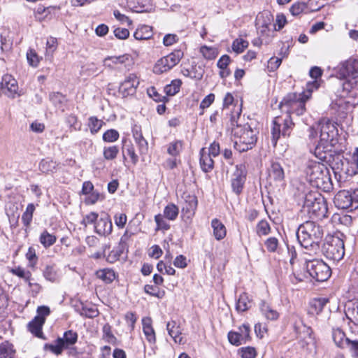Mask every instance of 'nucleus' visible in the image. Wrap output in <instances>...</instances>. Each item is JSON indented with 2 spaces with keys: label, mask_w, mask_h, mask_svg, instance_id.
Masks as SVG:
<instances>
[{
  "label": "nucleus",
  "mask_w": 358,
  "mask_h": 358,
  "mask_svg": "<svg viewBox=\"0 0 358 358\" xmlns=\"http://www.w3.org/2000/svg\"><path fill=\"white\" fill-rule=\"evenodd\" d=\"M45 322L43 320H40L38 317H34L27 325V329L34 336L46 340L47 338L43 332V327Z\"/></svg>",
  "instance_id": "nucleus-17"
},
{
  "label": "nucleus",
  "mask_w": 358,
  "mask_h": 358,
  "mask_svg": "<svg viewBox=\"0 0 358 358\" xmlns=\"http://www.w3.org/2000/svg\"><path fill=\"white\" fill-rule=\"evenodd\" d=\"M139 81L136 75L129 74L120 85L118 92L123 98L136 94Z\"/></svg>",
  "instance_id": "nucleus-14"
},
{
  "label": "nucleus",
  "mask_w": 358,
  "mask_h": 358,
  "mask_svg": "<svg viewBox=\"0 0 358 358\" xmlns=\"http://www.w3.org/2000/svg\"><path fill=\"white\" fill-rule=\"evenodd\" d=\"M101 196L98 191L94 190L85 199V203L86 205H94L100 199Z\"/></svg>",
  "instance_id": "nucleus-63"
},
{
  "label": "nucleus",
  "mask_w": 358,
  "mask_h": 358,
  "mask_svg": "<svg viewBox=\"0 0 358 358\" xmlns=\"http://www.w3.org/2000/svg\"><path fill=\"white\" fill-rule=\"evenodd\" d=\"M332 338L336 345L340 348H345L348 347V340L351 338H347L345 334L341 329H334L332 331Z\"/></svg>",
  "instance_id": "nucleus-26"
},
{
  "label": "nucleus",
  "mask_w": 358,
  "mask_h": 358,
  "mask_svg": "<svg viewBox=\"0 0 358 358\" xmlns=\"http://www.w3.org/2000/svg\"><path fill=\"white\" fill-rule=\"evenodd\" d=\"M348 348L354 358H358V339L348 340Z\"/></svg>",
  "instance_id": "nucleus-58"
},
{
  "label": "nucleus",
  "mask_w": 358,
  "mask_h": 358,
  "mask_svg": "<svg viewBox=\"0 0 358 358\" xmlns=\"http://www.w3.org/2000/svg\"><path fill=\"white\" fill-rule=\"evenodd\" d=\"M94 230L96 234L101 236H107L113 231V224L109 215L106 213H101L100 218L97 220L94 225Z\"/></svg>",
  "instance_id": "nucleus-15"
},
{
  "label": "nucleus",
  "mask_w": 358,
  "mask_h": 358,
  "mask_svg": "<svg viewBox=\"0 0 358 358\" xmlns=\"http://www.w3.org/2000/svg\"><path fill=\"white\" fill-rule=\"evenodd\" d=\"M111 329L112 327L108 323L105 324L102 329L103 336L108 343L114 344L115 343L117 338L113 334Z\"/></svg>",
  "instance_id": "nucleus-49"
},
{
  "label": "nucleus",
  "mask_w": 358,
  "mask_h": 358,
  "mask_svg": "<svg viewBox=\"0 0 358 358\" xmlns=\"http://www.w3.org/2000/svg\"><path fill=\"white\" fill-rule=\"evenodd\" d=\"M58 164L50 158L43 159L39 164L38 169L42 173L49 174L55 171Z\"/></svg>",
  "instance_id": "nucleus-27"
},
{
  "label": "nucleus",
  "mask_w": 358,
  "mask_h": 358,
  "mask_svg": "<svg viewBox=\"0 0 358 358\" xmlns=\"http://www.w3.org/2000/svg\"><path fill=\"white\" fill-rule=\"evenodd\" d=\"M260 309L268 320H275L279 317L278 313L271 308V306L264 301L262 302Z\"/></svg>",
  "instance_id": "nucleus-36"
},
{
  "label": "nucleus",
  "mask_w": 358,
  "mask_h": 358,
  "mask_svg": "<svg viewBox=\"0 0 358 358\" xmlns=\"http://www.w3.org/2000/svg\"><path fill=\"white\" fill-rule=\"evenodd\" d=\"M246 178V166L244 163L237 164L236 170L231 176V185L233 192L238 195L244 187Z\"/></svg>",
  "instance_id": "nucleus-12"
},
{
  "label": "nucleus",
  "mask_w": 358,
  "mask_h": 358,
  "mask_svg": "<svg viewBox=\"0 0 358 358\" xmlns=\"http://www.w3.org/2000/svg\"><path fill=\"white\" fill-rule=\"evenodd\" d=\"M281 63L282 59L280 58L275 57H271L268 62L267 68L269 71L273 72L278 69Z\"/></svg>",
  "instance_id": "nucleus-64"
},
{
  "label": "nucleus",
  "mask_w": 358,
  "mask_h": 358,
  "mask_svg": "<svg viewBox=\"0 0 358 358\" xmlns=\"http://www.w3.org/2000/svg\"><path fill=\"white\" fill-rule=\"evenodd\" d=\"M155 221L157 224L156 231L160 229L169 230L170 229V224L164 220L161 214H158L155 216Z\"/></svg>",
  "instance_id": "nucleus-60"
},
{
  "label": "nucleus",
  "mask_w": 358,
  "mask_h": 358,
  "mask_svg": "<svg viewBox=\"0 0 358 358\" xmlns=\"http://www.w3.org/2000/svg\"><path fill=\"white\" fill-rule=\"evenodd\" d=\"M128 59V57L126 55H120L118 57H108L105 58L103 61L104 66L113 69L112 64H123L126 60Z\"/></svg>",
  "instance_id": "nucleus-44"
},
{
  "label": "nucleus",
  "mask_w": 358,
  "mask_h": 358,
  "mask_svg": "<svg viewBox=\"0 0 358 358\" xmlns=\"http://www.w3.org/2000/svg\"><path fill=\"white\" fill-rule=\"evenodd\" d=\"M56 236L50 234L47 229H44L39 236V242L45 249L53 245L56 243Z\"/></svg>",
  "instance_id": "nucleus-31"
},
{
  "label": "nucleus",
  "mask_w": 358,
  "mask_h": 358,
  "mask_svg": "<svg viewBox=\"0 0 358 358\" xmlns=\"http://www.w3.org/2000/svg\"><path fill=\"white\" fill-rule=\"evenodd\" d=\"M0 358H17L12 343L4 341L0 344Z\"/></svg>",
  "instance_id": "nucleus-28"
},
{
  "label": "nucleus",
  "mask_w": 358,
  "mask_h": 358,
  "mask_svg": "<svg viewBox=\"0 0 358 358\" xmlns=\"http://www.w3.org/2000/svg\"><path fill=\"white\" fill-rule=\"evenodd\" d=\"M43 348L45 350H49L56 355H61L65 350L62 344L58 341V338L54 341V343H45Z\"/></svg>",
  "instance_id": "nucleus-43"
},
{
  "label": "nucleus",
  "mask_w": 358,
  "mask_h": 358,
  "mask_svg": "<svg viewBox=\"0 0 358 358\" xmlns=\"http://www.w3.org/2000/svg\"><path fill=\"white\" fill-rule=\"evenodd\" d=\"M182 142L181 141H175L169 144L167 153L172 157H177L182 151Z\"/></svg>",
  "instance_id": "nucleus-45"
},
{
  "label": "nucleus",
  "mask_w": 358,
  "mask_h": 358,
  "mask_svg": "<svg viewBox=\"0 0 358 358\" xmlns=\"http://www.w3.org/2000/svg\"><path fill=\"white\" fill-rule=\"evenodd\" d=\"M243 335L241 333L231 331L228 333V340L234 345L238 346L241 344Z\"/></svg>",
  "instance_id": "nucleus-56"
},
{
  "label": "nucleus",
  "mask_w": 358,
  "mask_h": 358,
  "mask_svg": "<svg viewBox=\"0 0 358 358\" xmlns=\"http://www.w3.org/2000/svg\"><path fill=\"white\" fill-rule=\"evenodd\" d=\"M35 210V206L33 203H29L26 208V210L22 215V222L26 227H29L33 218V214Z\"/></svg>",
  "instance_id": "nucleus-37"
},
{
  "label": "nucleus",
  "mask_w": 358,
  "mask_h": 358,
  "mask_svg": "<svg viewBox=\"0 0 358 358\" xmlns=\"http://www.w3.org/2000/svg\"><path fill=\"white\" fill-rule=\"evenodd\" d=\"M78 338V333L71 329L64 331L62 337H58V341L62 344L64 349H71V347L77 343Z\"/></svg>",
  "instance_id": "nucleus-22"
},
{
  "label": "nucleus",
  "mask_w": 358,
  "mask_h": 358,
  "mask_svg": "<svg viewBox=\"0 0 358 358\" xmlns=\"http://www.w3.org/2000/svg\"><path fill=\"white\" fill-rule=\"evenodd\" d=\"M231 122L234 136V148L239 154H241L246 152V137L244 136L245 130L243 125L239 122V120H236L235 116L231 117Z\"/></svg>",
  "instance_id": "nucleus-10"
},
{
  "label": "nucleus",
  "mask_w": 358,
  "mask_h": 358,
  "mask_svg": "<svg viewBox=\"0 0 358 358\" xmlns=\"http://www.w3.org/2000/svg\"><path fill=\"white\" fill-rule=\"evenodd\" d=\"M322 251L327 259L340 261L345 255L344 242L338 237H329L324 243Z\"/></svg>",
  "instance_id": "nucleus-6"
},
{
  "label": "nucleus",
  "mask_w": 358,
  "mask_h": 358,
  "mask_svg": "<svg viewBox=\"0 0 358 358\" xmlns=\"http://www.w3.org/2000/svg\"><path fill=\"white\" fill-rule=\"evenodd\" d=\"M119 137V132L114 129H110L103 133V141L107 143H113L116 141Z\"/></svg>",
  "instance_id": "nucleus-51"
},
{
  "label": "nucleus",
  "mask_w": 358,
  "mask_h": 358,
  "mask_svg": "<svg viewBox=\"0 0 358 358\" xmlns=\"http://www.w3.org/2000/svg\"><path fill=\"white\" fill-rule=\"evenodd\" d=\"M264 245L268 252H275L278 248L279 241L275 237H270L265 241Z\"/></svg>",
  "instance_id": "nucleus-53"
},
{
  "label": "nucleus",
  "mask_w": 358,
  "mask_h": 358,
  "mask_svg": "<svg viewBox=\"0 0 358 358\" xmlns=\"http://www.w3.org/2000/svg\"><path fill=\"white\" fill-rule=\"evenodd\" d=\"M44 278L52 283L59 281V272L57 265L54 263L46 264L42 269Z\"/></svg>",
  "instance_id": "nucleus-21"
},
{
  "label": "nucleus",
  "mask_w": 358,
  "mask_h": 358,
  "mask_svg": "<svg viewBox=\"0 0 358 358\" xmlns=\"http://www.w3.org/2000/svg\"><path fill=\"white\" fill-rule=\"evenodd\" d=\"M183 57V52L180 49H176L168 55L159 59L153 68V72L156 74H162L166 72L177 65Z\"/></svg>",
  "instance_id": "nucleus-9"
},
{
  "label": "nucleus",
  "mask_w": 358,
  "mask_h": 358,
  "mask_svg": "<svg viewBox=\"0 0 358 358\" xmlns=\"http://www.w3.org/2000/svg\"><path fill=\"white\" fill-rule=\"evenodd\" d=\"M103 124H105V122L95 116H92L88 119V127L92 134H96Z\"/></svg>",
  "instance_id": "nucleus-41"
},
{
  "label": "nucleus",
  "mask_w": 358,
  "mask_h": 358,
  "mask_svg": "<svg viewBox=\"0 0 358 358\" xmlns=\"http://www.w3.org/2000/svg\"><path fill=\"white\" fill-rule=\"evenodd\" d=\"M50 101L56 108H61L66 101V96L60 92H51L49 94Z\"/></svg>",
  "instance_id": "nucleus-42"
},
{
  "label": "nucleus",
  "mask_w": 358,
  "mask_h": 358,
  "mask_svg": "<svg viewBox=\"0 0 358 358\" xmlns=\"http://www.w3.org/2000/svg\"><path fill=\"white\" fill-rule=\"evenodd\" d=\"M50 308L47 306H40L37 308L35 317H38L41 320H43L44 322L46 321V317L50 314Z\"/></svg>",
  "instance_id": "nucleus-61"
},
{
  "label": "nucleus",
  "mask_w": 358,
  "mask_h": 358,
  "mask_svg": "<svg viewBox=\"0 0 358 358\" xmlns=\"http://www.w3.org/2000/svg\"><path fill=\"white\" fill-rule=\"evenodd\" d=\"M323 234V229L320 225L313 221H306L299 227L296 237L302 247L310 252H316L319 249Z\"/></svg>",
  "instance_id": "nucleus-2"
},
{
  "label": "nucleus",
  "mask_w": 358,
  "mask_h": 358,
  "mask_svg": "<svg viewBox=\"0 0 358 358\" xmlns=\"http://www.w3.org/2000/svg\"><path fill=\"white\" fill-rule=\"evenodd\" d=\"M200 52L206 59L208 60L214 59L217 55V51L216 49L206 45L201 47Z\"/></svg>",
  "instance_id": "nucleus-50"
},
{
  "label": "nucleus",
  "mask_w": 358,
  "mask_h": 358,
  "mask_svg": "<svg viewBox=\"0 0 358 358\" xmlns=\"http://www.w3.org/2000/svg\"><path fill=\"white\" fill-rule=\"evenodd\" d=\"M256 27L262 35H269V32L276 31V25L273 23V16L268 11H264L256 17Z\"/></svg>",
  "instance_id": "nucleus-11"
},
{
  "label": "nucleus",
  "mask_w": 358,
  "mask_h": 358,
  "mask_svg": "<svg viewBox=\"0 0 358 358\" xmlns=\"http://www.w3.org/2000/svg\"><path fill=\"white\" fill-rule=\"evenodd\" d=\"M327 164L310 160L306 168V178L313 187L329 192L333 189Z\"/></svg>",
  "instance_id": "nucleus-1"
},
{
  "label": "nucleus",
  "mask_w": 358,
  "mask_h": 358,
  "mask_svg": "<svg viewBox=\"0 0 358 358\" xmlns=\"http://www.w3.org/2000/svg\"><path fill=\"white\" fill-rule=\"evenodd\" d=\"M182 85V81L179 79H176L171 81V83L167 85L164 87V92L167 96H174L179 91Z\"/></svg>",
  "instance_id": "nucleus-39"
},
{
  "label": "nucleus",
  "mask_w": 358,
  "mask_h": 358,
  "mask_svg": "<svg viewBox=\"0 0 358 358\" xmlns=\"http://www.w3.org/2000/svg\"><path fill=\"white\" fill-rule=\"evenodd\" d=\"M268 180L281 182L285 178L284 169L282 165L277 162H271L268 169Z\"/></svg>",
  "instance_id": "nucleus-18"
},
{
  "label": "nucleus",
  "mask_w": 358,
  "mask_h": 358,
  "mask_svg": "<svg viewBox=\"0 0 358 358\" xmlns=\"http://www.w3.org/2000/svg\"><path fill=\"white\" fill-rule=\"evenodd\" d=\"M199 154V163L202 171L205 173L211 171L214 167V161L212 159L211 157L207 155L204 148L201 149Z\"/></svg>",
  "instance_id": "nucleus-24"
},
{
  "label": "nucleus",
  "mask_w": 358,
  "mask_h": 358,
  "mask_svg": "<svg viewBox=\"0 0 358 358\" xmlns=\"http://www.w3.org/2000/svg\"><path fill=\"white\" fill-rule=\"evenodd\" d=\"M11 273L24 280H29L31 277V273L29 271H25L20 266L15 267L11 270Z\"/></svg>",
  "instance_id": "nucleus-55"
},
{
  "label": "nucleus",
  "mask_w": 358,
  "mask_h": 358,
  "mask_svg": "<svg viewBox=\"0 0 358 358\" xmlns=\"http://www.w3.org/2000/svg\"><path fill=\"white\" fill-rule=\"evenodd\" d=\"M80 308H78L77 311L82 316L88 318H94L99 315V313L96 308L93 307H87L85 306L83 303H80Z\"/></svg>",
  "instance_id": "nucleus-35"
},
{
  "label": "nucleus",
  "mask_w": 358,
  "mask_h": 358,
  "mask_svg": "<svg viewBox=\"0 0 358 358\" xmlns=\"http://www.w3.org/2000/svg\"><path fill=\"white\" fill-rule=\"evenodd\" d=\"M341 71L344 77L357 78L358 76V57H351L345 62Z\"/></svg>",
  "instance_id": "nucleus-16"
},
{
  "label": "nucleus",
  "mask_w": 358,
  "mask_h": 358,
  "mask_svg": "<svg viewBox=\"0 0 358 358\" xmlns=\"http://www.w3.org/2000/svg\"><path fill=\"white\" fill-rule=\"evenodd\" d=\"M306 269L310 277L318 282H324L331 276L330 267L322 260L313 259L306 262Z\"/></svg>",
  "instance_id": "nucleus-8"
},
{
  "label": "nucleus",
  "mask_w": 358,
  "mask_h": 358,
  "mask_svg": "<svg viewBox=\"0 0 358 358\" xmlns=\"http://www.w3.org/2000/svg\"><path fill=\"white\" fill-rule=\"evenodd\" d=\"M319 83L317 80H314L311 83H308L306 85V91L303 92L302 94H300L303 97H304L306 99H309L311 96V94L314 90H317L319 87Z\"/></svg>",
  "instance_id": "nucleus-57"
},
{
  "label": "nucleus",
  "mask_w": 358,
  "mask_h": 358,
  "mask_svg": "<svg viewBox=\"0 0 358 358\" xmlns=\"http://www.w3.org/2000/svg\"><path fill=\"white\" fill-rule=\"evenodd\" d=\"M271 230L270 225L266 220H262L256 226L255 231L258 236H266L269 234Z\"/></svg>",
  "instance_id": "nucleus-48"
},
{
  "label": "nucleus",
  "mask_w": 358,
  "mask_h": 358,
  "mask_svg": "<svg viewBox=\"0 0 358 358\" xmlns=\"http://www.w3.org/2000/svg\"><path fill=\"white\" fill-rule=\"evenodd\" d=\"M125 248L118 244L117 248L113 249L110 252L106 257V259L108 263L113 264L117 262L120 256L123 254Z\"/></svg>",
  "instance_id": "nucleus-40"
},
{
  "label": "nucleus",
  "mask_w": 358,
  "mask_h": 358,
  "mask_svg": "<svg viewBox=\"0 0 358 358\" xmlns=\"http://www.w3.org/2000/svg\"><path fill=\"white\" fill-rule=\"evenodd\" d=\"M119 153V148L117 145L104 147L103 155L106 160H113Z\"/></svg>",
  "instance_id": "nucleus-47"
},
{
  "label": "nucleus",
  "mask_w": 358,
  "mask_h": 358,
  "mask_svg": "<svg viewBox=\"0 0 358 358\" xmlns=\"http://www.w3.org/2000/svg\"><path fill=\"white\" fill-rule=\"evenodd\" d=\"M122 145H123L122 146V150H123V157H124V159H126L125 155L124 154V150H126L127 154L131 157L132 163L134 164H136L138 162V157L135 153L133 145L126 138H124L122 139Z\"/></svg>",
  "instance_id": "nucleus-32"
},
{
  "label": "nucleus",
  "mask_w": 358,
  "mask_h": 358,
  "mask_svg": "<svg viewBox=\"0 0 358 358\" xmlns=\"http://www.w3.org/2000/svg\"><path fill=\"white\" fill-rule=\"evenodd\" d=\"M152 319L150 317H145L142 319L143 331L147 341L150 343H155L156 336L155 330L152 325Z\"/></svg>",
  "instance_id": "nucleus-23"
},
{
  "label": "nucleus",
  "mask_w": 358,
  "mask_h": 358,
  "mask_svg": "<svg viewBox=\"0 0 358 358\" xmlns=\"http://www.w3.org/2000/svg\"><path fill=\"white\" fill-rule=\"evenodd\" d=\"M197 207V199L194 195H188L185 201V206L182 207V212L189 213L192 215Z\"/></svg>",
  "instance_id": "nucleus-33"
},
{
  "label": "nucleus",
  "mask_w": 358,
  "mask_h": 358,
  "mask_svg": "<svg viewBox=\"0 0 358 358\" xmlns=\"http://www.w3.org/2000/svg\"><path fill=\"white\" fill-rule=\"evenodd\" d=\"M0 85L1 90H3V93L8 97L15 99L16 95L17 96H22V94L18 92V84L17 80L11 75H4L2 77Z\"/></svg>",
  "instance_id": "nucleus-13"
},
{
  "label": "nucleus",
  "mask_w": 358,
  "mask_h": 358,
  "mask_svg": "<svg viewBox=\"0 0 358 358\" xmlns=\"http://www.w3.org/2000/svg\"><path fill=\"white\" fill-rule=\"evenodd\" d=\"M307 100L301 95L297 96L295 94H289L282 99L279 106L282 110L286 108L287 114L289 115L291 113L301 115L306 110L305 103Z\"/></svg>",
  "instance_id": "nucleus-7"
},
{
  "label": "nucleus",
  "mask_w": 358,
  "mask_h": 358,
  "mask_svg": "<svg viewBox=\"0 0 358 358\" xmlns=\"http://www.w3.org/2000/svg\"><path fill=\"white\" fill-rule=\"evenodd\" d=\"M334 203L341 209H347L352 206V196L349 192L343 190L338 192L334 197Z\"/></svg>",
  "instance_id": "nucleus-19"
},
{
  "label": "nucleus",
  "mask_w": 358,
  "mask_h": 358,
  "mask_svg": "<svg viewBox=\"0 0 358 358\" xmlns=\"http://www.w3.org/2000/svg\"><path fill=\"white\" fill-rule=\"evenodd\" d=\"M303 208L312 218L322 220L327 217V202L317 192H309L306 194Z\"/></svg>",
  "instance_id": "nucleus-3"
},
{
  "label": "nucleus",
  "mask_w": 358,
  "mask_h": 358,
  "mask_svg": "<svg viewBox=\"0 0 358 358\" xmlns=\"http://www.w3.org/2000/svg\"><path fill=\"white\" fill-rule=\"evenodd\" d=\"M166 329L169 336L175 340L180 334L179 327H176V322L175 321L169 322L166 324Z\"/></svg>",
  "instance_id": "nucleus-59"
},
{
  "label": "nucleus",
  "mask_w": 358,
  "mask_h": 358,
  "mask_svg": "<svg viewBox=\"0 0 358 358\" xmlns=\"http://www.w3.org/2000/svg\"><path fill=\"white\" fill-rule=\"evenodd\" d=\"M96 276L104 283L110 284L118 277V275L112 268H102L96 271Z\"/></svg>",
  "instance_id": "nucleus-25"
},
{
  "label": "nucleus",
  "mask_w": 358,
  "mask_h": 358,
  "mask_svg": "<svg viewBox=\"0 0 358 358\" xmlns=\"http://www.w3.org/2000/svg\"><path fill=\"white\" fill-rule=\"evenodd\" d=\"M179 213L178 208L174 203L168 204L164 210V216L169 220H175Z\"/></svg>",
  "instance_id": "nucleus-38"
},
{
  "label": "nucleus",
  "mask_w": 358,
  "mask_h": 358,
  "mask_svg": "<svg viewBox=\"0 0 358 358\" xmlns=\"http://www.w3.org/2000/svg\"><path fill=\"white\" fill-rule=\"evenodd\" d=\"M307 8V5L303 2H296L294 3L290 8V13L293 15H298L303 13L306 8Z\"/></svg>",
  "instance_id": "nucleus-62"
},
{
  "label": "nucleus",
  "mask_w": 358,
  "mask_h": 358,
  "mask_svg": "<svg viewBox=\"0 0 358 358\" xmlns=\"http://www.w3.org/2000/svg\"><path fill=\"white\" fill-rule=\"evenodd\" d=\"M148 93L150 97H152L156 102L166 103L169 101V99L166 96H162L159 94L155 87H152L148 90Z\"/></svg>",
  "instance_id": "nucleus-54"
},
{
  "label": "nucleus",
  "mask_w": 358,
  "mask_h": 358,
  "mask_svg": "<svg viewBox=\"0 0 358 358\" xmlns=\"http://www.w3.org/2000/svg\"><path fill=\"white\" fill-rule=\"evenodd\" d=\"M252 123L248 125V138H249V141H248V150L251 149L257 141V134H259V129L255 127L252 129L251 127Z\"/></svg>",
  "instance_id": "nucleus-46"
},
{
  "label": "nucleus",
  "mask_w": 358,
  "mask_h": 358,
  "mask_svg": "<svg viewBox=\"0 0 358 358\" xmlns=\"http://www.w3.org/2000/svg\"><path fill=\"white\" fill-rule=\"evenodd\" d=\"M152 36V29L148 25H142L138 27L134 33V37L136 40H148Z\"/></svg>",
  "instance_id": "nucleus-29"
},
{
  "label": "nucleus",
  "mask_w": 358,
  "mask_h": 358,
  "mask_svg": "<svg viewBox=\"0 0 358 358\" xmlns=\"http://www.w3.org/2000/svg\"><path fill=\"white\" fill-rule=\"evenodd\" d=\"M338 134V129L333 122L328 118H322L310 127V138L319 136L322 144L333 145V141Z\"/></svg>",
  "instance_id": "nucleus-4"
},
{
  "label": "nucleus",
  "mask_w": 358,
  "mask_h": 358,
  "mask_svg": "<svg viewBox=\"0 0 358 358\" xmlns=\"http://www.w3.org/2000/svg\"><path fill=\"white\" fill-rule=\"evenodd\" d=\"M333 145L331 144H322L320 141L315 148L314 155L317 157L322 163L328 164L331 158V155L327 151L328 148L331 147Z\"/></svg>",
  "instance_id": "nucleus-20"
},
{
  "label": "nucleus",
  "mask_w": 358,
  "mask_h": 358,
  "mask_svg": "<svg viewBox=\"0 0 358 358\" xmlns=\"http://www.w3.org/2000/svg\"><path fill=\"white\" fill-rule=\"evenodd\" d=\"M294 124L289 115L285 116H277L273 120V127L271 128L272 143L274 147L277 145V141L280 136L284 137L289 136L294 128Z\"/></svg>",
  "instance_id": "nucleus-5"
},
{
  "label": "nucleus",
  "mask_w": 358,
  "mask_h": 358,
  "mask_svg": "<svg viewBox=\"0 0 358 358\" xmlns=\"http://www.w3.org/2000/svg\"><path fill=\"white\" fill-rule=\"evenodd\" d=\"M328 299L325 298L314 299L311 302V308L315 309V312L317 314L321 313L324 308V306L328 302Z\"/></svg>",
  "instance_id": "nucleus-52"
},
{
  "label": "nucleus",
  "mask_w": 358,
  "mask_h": 358,
  "mask_svg": "<svg viewBox=\"0 0 358 358\" xmlns=\"http://www.w3.org/2000/svg\"><path fill=\"white\" fill-rule=\"evenodd\" d=\"M348 172L352 176L358 174V146L355 148L352 154Z\"/></svg>",
  "instance_id": "nucleus-34"
},
{
  "label": "nucleus",
  "mask_w": 358,
  "mask_h": 358,
  "mask_svg": "<svg viewBox=\"0 0 358 358\" xmlns=\"http://www.w3.org/2000/svg\"><path fill=\"white\" fill-rule=\"evenodd\" d=\"M213 229V234L218 241L223 239L227 234L225 226L217 219H213L211 222Z\"/></svg>",
  "instance_id": "nucleus-30"
}]
</instances>
